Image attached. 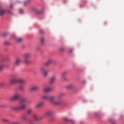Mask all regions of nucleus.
Masks as SVG:
<instances>
[{"instance_id":"nucleus-1","label":"nucleus","mask_w":124,"mask_h":124,"mask_svg":"<svg viewBox=\"0 0 124 124\" xmlns=\"http://www.w3.org/2000/svg\"><path fill=\"white\" fill-rule=\"evenodd\" d=\"M24 102H27V99L26 98H21L20 100V105L16 107H13L11 108L13 111H16V112H19V111H22L25 110L27 108V104L24 103Z\"/></svg>"},{"instance_id":"nucleus-2","label":"nucleus","mask_w":124,"mask_h":124,"mask_svg":"<svg viewBox=\"0 0 124 124\" xmlns=\"http://www.w3.org/2000/svg\"><path fill=\"white\" fill-rule=\"evenodd\" d=\"M18 74H14L12 76V78L9 81V85H12L13 84H26V82L25 80L17 78Z\"/></svg>"},{"instance_id":"nucleus-3","label":"nucleus","mask_w":124,"mask_h":124,"mask_svg":"<svg viewBox=\"0 0 124 124\" xmlns=\"http://www.w3.org/2000/svg\"><path fill=\"white\" fill-rule=\"evenodd\" d=\"M57 100V97L56 96H49L48 97V101L50 102V103H52V104H54V105H56V103H58V101H56Z\"/></svg>"},{"instance_id":"nucleus-4","label":"nucleus","mask_w":124,"mask_h":124,"mask_svg":"<svg viewBox=\"0 0 124 124\" xmlns=\"http://www.w3.org/2000/svg\"><path fill=\"white\" fill-rule=\"evenodd\" d=\"M20 98L21 96L20 95V94L16 93L10 98V100L11 101H16L18 99H20Z\"/></svg>"},{"instance_id":"nucleus-5","label":"nucleus","mask_w":124,"mask_h":124,"mask_svg":"<svg viewBox=\"0 0 124 124\" xmlns=\"http://www.w3.org/2000/svg\"><path fill=\"white\" fill-rule=\"evenodd\" d=\"M55 104H56L57 106H62V107L67 106V103L62 100L58 101L57 103H55Z\"/></svg>"},{"instance_id":"nucleus-6","label":"nucleus","mask_w":124,"mask_h":124,"mask_svg":"<svg viewBox=\"0 0 124 124\" xmlns=\"http://www.w3.org/2000/svg\"><path fill=\"white\" fill-rule=\"evenodd\" d=\"M21 64V59L20 58H17L16 59L14 62V66H19Z\"/></svg>"},{"instance_id":"nucleus-7","label":"nucleus","mask_w":124,"mask_h":124,"mask_svg":"<svg viewBox=\"0 0 124 124\" xmlns=\"http://www.w3.org/2000/svg\"><path fill=\"white\" fill-rule=\"evenodd\" d=\"M9 67V65L7 64H0V71L4 69H7Z\"/></svg>"},{"instance_id":"nucleus-8","label":"nucleus","mask_w":124,"mask_h":124,"mask_svg":"<svg viewBox=\"0 0 124 124\" xmlns=\"http://www.w3.org/2000/svg\"><path fill=\"white\" fill-rule=\"evenodd\" d=\"M63 120L64 121H65V122H67V123H71V124H75V121L74 120L69 119L67 117H64Z\"/></svg>"},{"instance_id":"nucleus-9","label":"nucleus","mask_w":124,"mask_h":124,"mask_svg":"<svg viewBox=\"0 0 124 124\" xmlns=\"http://www.w3.org/2000/svg\"><path fill=\"white\" fill-rule=\"evenodd\" d=\"M13 37L15 39L17 43H20L23 41V39L22 38H17L16 35H14Z\"/></svg>"},{"instance_id":"nucleus-10","label":"nucleus","mask_w":124,"mask_h":124,"mask_svg":"<svg viewBox=\"0 0 124 124\" xmlns=\"http://www.w3.org/2000/svg\"><path fill=\"white\" fill-rule=\"evenodd\" d=\"M31 54L30 53H25L23 54V58L24 59H29L31 58Z\"/></svg>"},{"instance_id":"nucleus-11","label":"nucleus","mask_w":124,"mask_h":124,"mask_svg":"<svg viewBox=\"0 0 124 124\" xmlns=\"http://www.w3.org/2000/svg\"><path fill=\"white\" fill-rule=\"evenodd\" d=\"M7 11L4 9H1V5H0V16H3Z\"/></svg>"},{"instance_id":"nucleus-12","label":"nucleus","mask_w":124,"mask_h":124,"mask_svg":"<svg viewBox=\"0 0 124 124\" xmlns=\"http://www.w3.org/2000/svg\"><path fill=\"white\" fill-rule=\"evenodd\" d=\"M31 0H26L24 1L23 2H22V1H18V2L19 3H22L23 5L26 6L27 5V4H29V3H31Z\"/></svg>"},{"instance_id":"nucleus-13","label":"nucleus","mask_w":124,"mask_h":124,"mask_svg":"<svg viewBox=\"0 0 124 124\" xmlns=\"http://www.w3.org/2000/svg\"><path fill=\"white\" fill-rule=\"evenodd\" d=\"M53 114H54V111L52 110H49L45 113V115L46 117H48L49 116H52Z\"/></svg>"},{"instance_id":"nucleus-14","label":"nucleus","mask_w":124,"mask_h":124,"mask_svg":"<svg viewBox=\"0 0 124 124\" xmlns=\"http://www.w3.org/2000/svg\"><path fill=\"white\" fill-rule=\"evenodd\" d=\"M39 87L38 86H32L30 88V92H35V91H38Z\"/></svg>"},{"instance_id":"nucleus-15","label":"nucleus","mask_w":124,"mask_h":124,"mask_svg":"<svg viewBox=\"0 0 124 124\" xmlns=\"http://www.w3.org/2000/svg\"><path fill=\"white\" fill-rule=\"evenodd\" d=\"M52 92V88L51 87H45L44 89V93H50Z\"/></svg>"},{"instance_id":"nucleus-16","label":"nucleus","mask_w":124,"mask_h":124,"mask_svg":"<svg viewBox=\"0 0 124 124\" xmlns=\"http://www.w3.org/2000/svg\"><path fill=\"white\" fill-rule=\"evenodd\" d=\"M55 81H56V77L55 76H53L50 78L49 83L50 84H53Z\"/></svg>"},{"instance_id":"nucleus-17","label":"nucleus","mask_w":124,"mask_h":124,"mask_svg":"<svg viewBox=\"0 0 124 124\" xmlns=\"http://www.w3.org/2000/svg\"><path fill=\"white\" fill-rule=\"evenodd\" d=\"M43 103L41 102V103H39L38 104H37L36 106H35V108L36 109L38 108H40V107H42V106H43Z\"/></svg>"},{"instance_id":"nucleus-18","label":"nucleus","mask_w":124,"mask_h":124,"mask_svg":"<svg viewBox=\"0 0 124 124\" xmlns=\"http://www.w3.org/2000/svg\"><path fill=\"white\" fill-rule=\"evenodd\" d=\"M52 60L50 59V60H48L46 62H45V65L46 66H47V65H49V64H51V63H52Z\"/></svg>"},{"instance_id":"nucleus-19","label":"nucleus","mask_w":124,"mask_h":124,"mask_svg":"<svg viewBox=\"0 0 124 124\" xmlns=\"http://www.w3.org/2000/svg\"><path fill=\"white\" fill-rule=\"evenodd\" d=\"M42 99H46V100H49V96L47 95H44L42 96Z\"/></svg>"},{"instance_id":"nucleus-20","label":"nucleus","mask_w":124,"mask_h":124,"mask_svg":"<svg viewBox=\"0 0 124 124\" xmlns=\"http://www.w3.org/2000/svg\"><path fill=\"white\" fill-rule=\"evenodd\" d=\"M33 118L35 121H38L39 120V118H38V115L36 114H35L33 115Z\"/></svg>"},{"instance_id":"nucleus-21","label":"nucleus","mask_w":124,"mask_h":124,"mask_svg":"<svg viewBox=\"0 0 124 124\" xmlns=\"http://www.w3.org/2000/svg\"><path fill=\"white\" fill-rule=\"evenodd\" d=\"M2 122H3V123H5L6 124H8V123H9V120L6 118H3L2 119Z\"/></svg>"},{"instance_id":"nucleus-22","label":"nucleus","mask_w":124,"mask_h":124,"mask_svg":"<svg viewBox=\"0 0 124 124\" xmlns=\"http://www.w3.org/2000/svg\"><path fill=\"white\" fill-rule=\"evenodd\" d=\"M61 79L62 81H63V82H65V81H67V78H66V77L61 76Z\"/></svg>"},{"instance_id":"nucleus-23","label":"nucleus","mask_w":124,"mask_h":124,"mask_svg":"<svg viewBox=\"0 0 124 124\" xmlns=\"http://www.w3.org/2000/svg\"><path fill=\"white\" fill-rule=\"evenodd\" d=\"M24 63L26 64H29V63H31V61L28 59H24Z\"/></svg>"},{"instance_id":"nucleus-24","label":"nucleus","mask_w":124,"mask_h":124,"mask_svg":"<svg viewBox=\"0 0 124 124\" xmlns=\"http://www.w3.org/2000/svg\"><path fill=\"white\" fill-rule=\"evenodd\" d=\"M74 86L72 84H70L67 86V89H69V90H70L71 89H73Z\"/></svg>"},{"instance_id":"nucleus-25","label":"nucleus","mask_w":124,"mask_h":124,"mask_svg":"<svg viewBox=\"0 0 124 124\" xmlns=\"http://www.w3.org/2000/svg\"><path fill=\"white\" fill-rule=\"evenodd\" d=\"M32 112V109H29L27 111V115H31Z\"/></svg>"},{"instance_id":"nucleus-26","label":"nucleus","mask_w":124,"mask_h":124,"mask_svg":"<svg viewBox=\"0 0 124 124\" xmlns=\"http://www.w3.org/2000/svg\"><path fill=\"white\" fill-rule=\"evenodd\" d=\"M40 71L42 72V73H44V72H45V67H42L40 68Z\"/></svg>"},{"instance_id":"nucleus-27","label":"nucleus","mask_w":124,"mask_h":124,"mask_svg":"<svg viewBox=\"0 0 124 124\" xmlns=\"http://www.w3.org/2000/svg\"><path fill=\"white\" fill-rule=\"evenodd\" d=\"M45 42V39L44 38H42L41 39V44H44Z\"/></svg>"},{"instance_id":"nucleus-28","label":"nucleus","mask_w":124,"mask_h":124,"mask_svg":"<svg viewBox=\"0 0 124 124\" xmlns=\"http://www.w3.org/2000/svg\"><path fill=\"white\" fill-rule=\"evenodd\" d=\"M66 74H67V72H63V73H62L61 76L66 77Z\"/></svg>"},{"instance_id":"nucleus-29","label":"nucleus","mask_w":124,"mask_h":124,"mask_svg":"<svg viewBox=\"0 0 124 124\" xmlns=\"http://www.w3.org/2000/svg\"><path fill=\"white\" fill-rule=\"evenodd\" d=\"M19 13L20 14H24V10H23L22 9H20L19 10Z\"/></svg>"},{"instance_id":"nucleus-30","label":"nucleus","mask_w":124,"mask_h":124,"mask_svg":"<svg viewBox=\"0 0 124 124\" xmlns=\"http://www.w3.org/2000/svg\"><path fill=\"white\" fill-rule=\"evenodd\" d=\"M48 72H49V71H46L45 72H44L43 73L44 76H45V77L47 76V75H48Z\"/></svg>"},{"instance_id":"nucleus-31","label":"nucleus","mask_w":124,"mask_h":124,"mask_svg":"<svg viewBox=\"0 0 124 124\" xmlns=\"http://www.w3.org/2000/svg\"><path fill=\"white\" fill-rule=\"evenodd\" d=\"M72 52H73V49L72 48H70L68 50V53L69 54H71V53H72Z\"/></svg>"},{"instance_id":"nucleus-32","label":"nucleus","mask_w":124,"mask_h":124,"mask_svg":"<svg viewBox=\"0 0 124 124\" xmlns=\"http://www.w3.org/2000/svg\"><path fill=\"white\" fill-rule=\"evenodd\" d=\"M65 49L64 48V47H61L60 48V50L61 51V52H64Z\"/></svg>"},{"instance_id":"nucleus-33","label":"nucleus","mask_w":124,"mask_h":124,"mask_svg":"<svg viewBox=\"0 0 124 124\" xmlns=\"http://www.w3.org/2000/svg\"><path fill=\"white\" fill-rule=\"evenodd\" d=\"M8 34H9V32H5L3 34V36H4V37L7 36V35H8Z\"/></svg>"},{"instance_id":"nucleus-34","label":"nucleus","mask_w":124,"mask_h":124,"mask_svg":"<svg viewBox=\"0 0 124 124\" xmlns=\"http://www.w3.org/2000/svg\"><path fill=\"white\" fill-rule=\"evenodd\" d=\"M22 119H23V121H27V120H28V117L26 116H24L22 117Z\"/></svg>"},{"instance_id":"nucleus-35","label":"nucleus","mask_w":124,"mask_h":124,"mask_svg":"<svg viewBox=\"0 0 124 124\" xmlns=\"http://www.w3.org/2000/svg\"><path fill=\"white\" fill-rule=\"evenodd\" d=\"M19 90L20 91H24V87H23L22 86H20L19 87Z\"/></svg>"},{"instance_id":"nucleus-36","label":"nucleus","mask_w":124,"mask_h":124,"mask_svg":"<svg viewBox=\"0 0 124 124\" xmlns=\"http://www.w3.org/2000/svg\"><path fill=\"white\" fill-rule=\"evenodd\" d=\"M4 45L6 46L9 45V43L8 42H4Z\"/></svg>"},{"instance_id":"nucleus-37","label":"nucleus","mask_w":124,"mask_h":124,"mask_svg":"<svg viewBox=\"0 0 124 124\" xmlns=\"http://www.w3.org/2000/svg\"><path fill=\"white\" fill-rule=\"evenodd\" d=\"M63 95H64V93H61L59 95V97H61V96H63Z\"/></svg>"},{"instance_id":"nucleus-38","label":"nucleus","mask_w":124,"mask_h":124,"mask_svg":"<svg viewBox=\"0 0 124 124\" xmlns=\"http://www.w3.org/2000/svg\"><path fill=\"white\" fill-rule=\"evenodd\" d=\"M30 124H35L34 123V121H32V120H30Z\"/></svg>"},{"instance_id":"nucleus-39","label":"nucleus","mask_w":124,"mask_h":124,"mask_svg":"<svg viewBox=\"0 0 124 124\" xmlns=\"http://www.w3.org/2000/svg\"><path fill=\"white\" fill-rule=\"evenodd\" d=\"M3 86H4V83L3 82L0 83V87H2Z\"/></svg>"},{"instance_id":"nucleus-40","label":"nucleus","mask_w":124,"mask_h":124,"mask_svg":"<svg viewBox=\"0 0 124 124\" xmlns=\"http://www.w3.org/2000/svg\"><path fill=\"white\" fill-rule=\"evenodd\" d=\"M11 124H19V123H18V122H12Z\"/></svg>"},{"instance_id":"nucleus-41","label":"nucleus","mask_w":124,"mask_h":124,"mask_svg":"<svg viewBox=\"0 0 124 124\" xmlns=\"http://www.w3.org/2000/svg\"><path fill=\"white\" fill-rule=\"evenodd\" d=\"M40 33H44V31L41 30H40Z\"/></svg>"},{"instance_id":"nucleus-42","label":"nucleus","mask_w":124,"mask_h":124,"mask_svg":"<svg viewBox=\"0 0 124 124\" xmlns=\"http://www.w3.org/2000/svg\"><path fill=\"white\" fill-rule=\"evenodd\" d=\"M13 6H14V5H13V4H11L10 5V8H12V7H13Z\"/></svg>"},{"instance_id":"nucleus-43","label":"nucleus","mask_w":124,"mask_h":124,"mask_svg":"<svg viewBox=\"0 0 124 124\" xmlns=\"http://www.w3.org/2000/svg\"><path fill=\"white\" fill-rule=\"evenodd\" d=\"M1 107H6V106H4V105H1Z\"/></svg>"},{"instance_id":"nucleus-44","label":"nucleus","mask_w":124,"mask_h":124,"mask_svg":"<svg viewBox=\"0 0 124 124\" xmlns=\"http://www.w3.org/2000/svg\"><path fill=\"white\" fill-rule=\"evenodd\" d=\"M7 57H8V56H6V58H7Z\"/></svg>"}]
</instances>
